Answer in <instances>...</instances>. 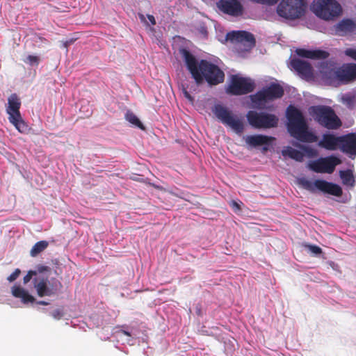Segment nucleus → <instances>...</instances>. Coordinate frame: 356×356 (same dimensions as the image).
Here are the masks:
<instances>
[{"mask_svg": "<svg viewBox=\"0 0 356 356\" xmlns=\"http://www.w3.org/2000/svg\"><path fill=\"white\" fill-rule=\"evenodd\" d=\"M182 55L187 69L197 85L202 84L204 80L211 86H216L224 81L225 74L218 65L204 59L198 62L186 49L182 50Z\"/></svg>", "mask_w": 356, "mask_h": 356, "instance_id": "nucleus-1", "label": "nucleus"}, {"mask_svg": "<svg viewBox=\"0 0 356 356\" xmlns=\"http://www.w3.org/2000/svg\"><path fill=\"white\" fill-rule=\"evenodd\" d=\"M287 130L291 136L303 143H314L318 137L309 130V126L302 113L296 107L290 105L286 112Z\"/></svg>", "mask_w": 356, "mask_h": 356, "instance_id": "nucleus-2", "label": "nucleus"}, {"mask_svg": "<svg viewBox=\"0 0 356 356\" xmlns=\"http://www.w3.org/2000/svg\"><path fill=\"white\" fill-rule=\"evenodd\" d=\"M309 115L321 127L329 130L339 129L342 122L334 109L325 105L312 106L308 109Z\"/></svg>", "mask_w": 356, "mask_h": 356, "instance_id": "nucleus-3", "label": "nucleus"}, {"mask_svg": "<svg viewBox=\"0 0 356 356\" xmlns=\"http://www.w3.org/2000/svg\"><path fill=\"white\" fill-rule=\"evenodd\" d=\"M311 10L325 20H333L342 13L341 5L335 0H314Z\"/></svg>", "mask_w": 356, "mask_h": 356, "instance_id": "nucleus-4", "label": "nucleus"}, {"mask_svg": "<svg viewBox=\"0 0 356 356\" xmlns=\"http://www.w3.org/2000/svg\"><path fill=\"white\" fill-rule=\"evenodd\" d=\"M21 101L16 93H13L8 98V106L6 113L8 115L9 122L15 129L22 134L27 133L29 127L23 120L19 109Z\"/></svg>", "mask_w": 356, "mask_h": 356, "instance_id": "nucleus-5", "label": "nucleus"}, {"mask_svg": "<svg viewBox=\"0 0 356 356\" xmlns=\"http://www.w3.org/2000/svg\"><path fill=\"white\" fill-rule=\"evenodd\" d=\"M305 8L303 0H282L277 7V13L281 17L294 20L305 14Z\"/></svg>", "mask_w": 356, "mask_h": 356, "instance_id": "nucleus-6", "label": "nucleus"}, {"mask_svg": "<svg viewBox=\"0 0 356 356\" xmlns=\"http://www.w3.org/2000/svg\"><path fill=\"white\" fill-rule=\"evenodd\" d=\"M249 124L254 129H270L277 127L279 118L272 113L249 111L246 114Z\"/></svg>", "mask_w": 356, "mask_h": 356, "instance_id": "nucleus-7", "label": "nucleus"}, {"mask_svg": "<svg viewBox=\"0 0 356 356\" xmlns=\"http://www.w3.org/2000/svg\"><path fill=\"white\" fill-rule=\"evenodd\" d=\"M213 112L222 124L230 127L236 134H241L243 132L244 125L243 122L225 106L221 104H216L213 108Z\"/></svg>", "mask_w": 356, "mask_h": 356, "instance_id": "nucleus-8", "label": "nucleus"}, {"mask_svg": "<svg viewBox=\"0 0 356 356\" xmlns=\"http://www.w3.org/2000/svg\"><path fill=\"white\" fill-rule=\"evenodd\" d=\"M33 284L40 297L55 296L63 288L62 283L56 278H52L49 281L47 277L43 275L36 276Z\"/></svg>", "mask_w": 356, "mask_h": 356, "instance_id": "nucleus-9", "label": "nucleus"}, {"mask_svg": "<svg viewBox=\"0 0 356 356\" xmlns=\"http://www.w3.org/2000/svg\"><path fill=\"white\" fill-rule=\"evenodd\" d=\"M284 89L280 84L272 83L268 86L264 87L262 90L252 95L250 99L253 104L260 105L263 102L281 98L284 95Z\"/></svg>", "mask_w": 356, "mask_h": 356, "instance_id": "nucleus-10", "label": "nucleus"}, {"mask_svg": "<svg viewBox=\"0 0 356 356\" xmlns=\"http://www.w3.org/2000/svg\"><path fill=\"white\" fill-rule=\"evenodd\" d=\"M226 39L234 44L238 51H248L255 45L254 35L245 31H234L227 33Z\"/></svg>", "mask_w": 356, "mask_h": 356, "instance_id": "nucleus-11", "label": "nucleus"}, {"mask_svg": "<svg viewBox=\"0 0 356 356\" xmlns=\"http://www.w3.org/2000/svg\"><path fill=\"white\" fill-rule=\"evenodd\" d=\"M255 83L250 78L232 75L227 92L232 95L248 94L254 90Z\"/></svg>", "mask_w": 356, "mask_h": 356, "instance_id": "nucleus-12", "label": "nucleus"}, {"mask_svg": "<svg viewBox=\"0 0 356 356\" xmlns=\"http://www.w3.org/2000/svg\"><path fill=\"white\" fill-rule=\"evenodd\" d=\"M300 184L307 190L314 191L315 187L323 193L337 197L341 196L343 193L341 188L339 185L325 180L317 179L314 182H312L309 180L302 179L300 180Z\"/></svg>", "mask_w": 356, "mask_h": 356, "instance_id": "nucleus-13", "label": "nucleus"}, {"mask_svg": "<svg viewBox=\"0 0 356 356\" xmlns=\"http://www.w3.org/2000/svg\"><path fill=\"white\" fill-rule=\"evenodd\" d=\"M341 163L340 159L335 156L320 158L309 164V168L317 173H332L337 165Z\"/></svg>", "mask_w": 356, "mask_h": 356, "instance_id": "nucleus-14", "label": "nucleus"}, {"mask_svg": "<svg viewBox=\"0 0 356 356\" xmlns=\"http://www.w3.org/2000/svg\"><path fill=\"white\" fill-rule=\"evenodd\" d=\"M275 140L273 136H268L262 134H256L247 136L245 138V141L248 147L256 148L259 146H263V152L268 150V146L270 143Z\"/></svg>", "mask_w": 356, "mask_h": 356, "instance_id": "nucleus-15", "label": "nucleus"}, {"mask_svg": "<svg viewBox=\"0 0 356 356\" xmlns=\"http://www.w3.org/2000/svg\"><path fill=\"white\" fill-rule=\"evenodd\" d=\"M340 150L350 156L356 155V134L350 133L340 136Z\"/></svg>", "mask_w": 356, "mask_h": 356, "instance_id": "nucleus-16", "label": "nucleus"}, {"mask_svg": "<svg viewBox=\"0 0 356 356\" xmlns=\"http://www.w3.org/2000/svg\"><path fill=\"white\" fill-rule=\"evenodd\" d=\"M218 8L224 13L232 16H239L243 13V6L237 0H220Z\"/></svg>", "mask_w": 356, "mask_h": 356, "instance_id": "nucleus-17", "label": "nucleus"}, {"mask_svg": "<svg viewBox=\"0 0 356 356\" xmlns=\"http://www.w3.org/2000/svg\"><path fill=\"white\" fill-rule=\"evenodd\" d=\"M337 78L343 82L348 83L356 79V64L349 63L338 69L336 72Z\"/></svg>", "mask_w": 356, "mask_h": 356, "instance_id": "nucleus-18", "label": "nucleus"}, {"mask_svg": "<svg viewBox=\"0 0 356 356\" xmlns=\"http://www.w3.org/2000/svg\"><path fill=\"white\" fill-rule=\"evenodd\" d=\"M291 67L303 78H310L313 75V69L309 63L298 58H293L291 61Z\"/></svg>", "mask_w": 356, "mask_h": 356, "instance_id": "nucleus-19", "label": "nucleus"}, {"mask_svg": "<svg viewBox=\"0 0 356 356\" xmlns=\"http://www.w3.org/2000/svg\"><path fill=\"white\" fill-rule=\"evenodd\" d=\"M296 54L302 58H310L313 60H323L329 57V52L321 50H307L305 49L299 48L296 50Z\"/></svg>", "mask_w": 356, "mask_h": 356, "instance_id": "nucleus-20", "label": "nucleus"}, {"mask_svg": "<svg viewBox=\"0 0 356 356\" xmlns=\"http://www.w3.org/2000/svg\"><path fill=\"white\" fill-rule=\"evenodd\" d=\"M340 136L332 134H325L318 142V146L327 150L334 151L339 149Z\"/></svg>", "mask_w": 356, "mask_h": 356, "instance_id": "nucleus-21", "label": "nucleus"}, {"mask_svg": "<svg viewBox=\"0 0 356 356\" xmlns=\"http://www.w3.org/2000/svg\"><path fill=\"white\" fill-rule=\"evenodd\" d=\"M356 28L355 23L350 19H344L334 26L337 35H345L353 32Z\"/></svg>", "mask_w": 356, "mask_h": 356, "instance_id": "nucleus-22", "label": "nucleus"}, {"mask_svg": "<svg viewBox=\"0 0 356 356\" xmlns=\"http://www.w3.org/2000/svg\"><path fill=\"white\" fill-rule=\"evenodd\" d=\"M11 291L12 295L15 298L21 299V301L24 304L29 302L32 303L35 301V298L32 295L29 294L26 290L19 286H13Z\"/></svg>", "mask_w": 356, "mask_h": 356, "instance_id": "nucleus-23", "label": "nucleus"}, {"mask_svg": "<svg viewBox=\"0 0 356 356\" xmlns=\"http://www.w3.org/2000/svg\"><path fill=\"white\" fill-rule=\"evenodd\" d=\"M284 156H288L291 159L296 160V161L301 162L304 159V154L296 149L289 147L286 149L282 151Z\"/></svg>", "mask_w": 356, "mask_h": 356, "instance_id": "nucleus-24", "label": "nucleus"}, {"mask_svg": "<svg viewBox=\"0 0 356 356\" xmlns=\"http://www.w3.org/2000/svg\"><path fill=\"white\" fill-rule=\"evenodd\" d=\"M48 242L46 241H40L37 242L31 248L30 254L31 257H35L40 253L43 252L48 247Z\"/></svg>", "mask_w": 356, "mask_h": 356, "instance_id": "nucleus-25", "label": "nucleus"}, {"mask_svg": "<svg viewBox=\"0 0 356 356\" xmlns=\"http://www.w3.org/2000/svg\"><path fill=\"white\" fill-rule=\"evenodd\" d=\"M125 119L133 125L145 130V127L140 121L138 117L131 111H128L125 114Z\"/></svg>", "mask_w": 356, "mask_h": 356, "instance_id": "nucleus-26", "label": "nucleus"}, {"mask_svg": "<svg viewBox=\"0 0 356 356\" xmlns=\"http://www.w3.org/2000/svg\"><path fill=\"white\" fill-rule=\"evenodd\" d=\"M339 174L344 184H352V182L354 181L353 175L350 170H341Z\"/></svg>", "mask_w": 356, "mask_h": 356, "instance_id": "nucleus-27", "label": "nucleus"}, {"mask_svg": "<svg viewBox=\"0 0 356 356\" xmlns=\"http://www.w3.org/2000/svg\"><path fill=\"white\" fill-rule=\"evenodd\" d=\"M24 62L32 66H38L40 63V58L37 56L29 55L25 59H24Z\"/></svg>", "mask_w": 356, "mask_h": 356, "instance_id": "nucleus-28", "label": "nucleus"}, {"mask_svg": "<svg viewBox=\"0 0 356 356\" xmlns=\"http://www.w3.org/2000/svg\"><path fill=\"white\" fill-rule=\"evenodd\" d=\"M346 56L351 58L354 60H356V49L348 48L344 51Z\"/></svg>", "mask_w": 356, "mask_h": 356, "instance_id": "nucleus-29", "label": "nucleus"}, {"mask_svg": "<svg viewBox=\"0 0 356 356\" xmlns=\"http://www.w3.org/2000/svg\"><path fill=\"white\" fill-rule=\"evenodd\" d=\"M254 2L268 6L276 4L280 0H252Z\"/></svg>", "mask_w": 356, "mask_h": 356, "instance_id": "nucleus-30", "label": "nucleus"}, {"mask_svg": "<svg viewBox=\"0 0 356 356\" xmlns=\"http://www.w3.org/2000/svg\"><path fill=\"white\" fill-rule=\"evenodd\" d=\"M21 270L19 268H16L15 271L8 277V280L10 282H14L19 276Z\"/></svg>", "mask_w": 356, "mask_h": 356, "instance_id": "nucleus-31", "label": "nucleus"}, {"mask_svg": "<svg viewBox=\"0 0 356 356\" xmlns=\"http://www.w3.org/2000/svg\"><path fill=\"white\" fill-rule=\"evenodd\" d=\"M37 272L33 270H29L28 273L24 277L23 282L24 284H27L32 279L33 276H36Z\"/></svg>", "mask_w": 356, "mask_h": 356, "instance_id": "nucleus-32", "label": "nucleus"}, {"mask_svg": "<svg viewBox=\"0 0 356 356\" xmlns=\"http://www.w3.org/2000/svg\"><path fill=\"white\" fill-rule=\"evenodd\" d=\"M51 316L57 320L60 319L63 316V312L60 309H56L51 313Z\"/></svg>", "mask_w": 356, "mask_h": 356, "instance_id": "nucleus-33", "label": "nucleus"}, {"mask_svg": "<svg viewBox=\"0 0 356 356\" xmlns=\"http://www.w3.org/2000/svg\"><path fill=\"white\" fill-rule=\"evenodd\" d=\"M309 250L315 254H319L322 252V249L317 245H309Z\"/></svg>", "mask_w": 356, "mask_h": 356, "instance_id": "nucleus-34", "label": "nucleus"}, {"mask_svg": "<svg viewBox=\"0 0 356 356\" xmlns=\"http://www.w3.org/2000/svg\"><path fill=\"white\" fill-rule=\"evenodd\" d=\"M38 273H42L45 271H50V268L49 266H44V265H38L36 266V270H35Z\"/></svg>", "mask_w": 356, "mask_h": 356, "instance_id": "nucleus-35", "label": "nucleus"}, {"mask_svg": "<svg viewBox=\"0 0 356 356\" xmlns=\"http://www.w3.org/2000/svg\"><path fill=\"white\" fill-rule=\"evenodd\" d=\"M229 206L234 210V211H241V205L237 202L232 200L229 203Z\"/></svg>", "mask_w": 356, "mask_h": 356, "instance_id": "nucleus-36", "label": "nucleus"}, {"mask_svg": "<svg viewBox=\"0 0 356 356\" xmlns=\"http://www.w3.org/2000/svg\"><path fill=\"white\" fill-rule=\"evenodd\" d=\"M184 95L185 97L187 98L190 102H193V98L189 94V92L185 89L184 90Z\"/></svg>", "mask_w": 356, "mask_h": 356, "instance_id": "nucleus-37", "label": "nucleus"}, {"mask_svg": "<svg viewBox=\"0 0 356 356\" xmlns=\"http://www.w3.org/2000/svg\"><path fill=\"white\" fill-rule=\"evenodd\" d=\"M147 18L149 19V21L151 22V24L152 25H155L156 24V20H155V18L153 15H147Z\"/></svg>", "mask_w": 356, "mask_h": 356, "instance_id": "nucleus-38", "label": "nucleus"}, {"mask_svg": "<svg viewBox=\"0 0 356 356\" xmlns=\"http://www.w3.org/2000/svg\"><path fill=\"white\" fill-rule=\"evenodd\" d=\"M38 38L42 42H44L45 44L48 43V40L47 39H45L44 38H42L41 36H38Z\"/></svg>", "mask_w": 356, "mask_h": 356, "instance_id": "nucleus-39", "label": "nucleus"}, {"mask_svg": "<svg viewBox=\"0 0 356 356\" xmlns=\"http://www.w3.org/2000/svg\"><path fill=\"white\" fill-rule=\"evenodd\" d=\"M38 304L41 305H47L49 303L46 301L40 300V301L38 302Z\"/></svg>", "mask_w": 356, "mask_h": 356, "instance_id": "nucleus-40", "label": "nucleus"}, {"mask_svg": "<svg viewBox=\"0 0 356 356\" xmlns=\"http://www.w3.org/2000/svg\"><path fill=\"white\" fill-rule=\"evenodd\" d=\"M121 332H122V333H123L124 335L128 336V337H131V334H130V332H129L126 331V330H122Z\"/></svg>", "mask_w": 356, "mask_h": 356, "instance_id": "nucleus-41", "label": "nucleus"}, {"mask_svg": "<svg viewBox=\"0 0 356 356\" xmlns=\"http://www.w3.org/2000/svg\"><path fill=\"white\" fill-rule=\"evenodd\" d=\"M343 99H352V97L350 96H345Z\"/></svg>", "mask_w": 356, "mask_h": 356, "instance_id": "nucleus-42", "label": "nucleus"}]
</instances>
